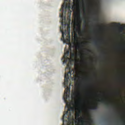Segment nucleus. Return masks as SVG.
<instances>
[{
    "mask_svg": "<svg viewBox=\"0 0 125 125\" xmlns=\"http://www.w3.org/2000/svg\"><path fill=\"white\" fill-rule=\"evenodd\" d=\"M60 31L62 33L61 41H63L64 43H66V42H70V39H71V27L70 26L68 25L67 30H66V26H64V27H61L60 28ZM67 36L68 37V39H65L64 38V35L67 36Z\"/></svg>",
    "mask_w": 125,
    "mask_h": 125,
    "instance_id": "obj_1",
    "label": "nucleus"
},
{
    "mask_svg": "<svg viewBox=\"0 0 125 125\" xmlns=\"http://www.w3.org/2000/svg\"><path fill=\"white\" fill-rule=\"evenodd\" d=\"M66 70H68L69 72L67 73H65L64 74V84L65 87H66V86H67L69 83V74H70V76H71V75H72V72L74 71L73 69L71 70V65L69 63L66 65L65 71Z\"/></svg>",
    "mask_w": 125,
    "mask_h": 125,
    "instance_id": "obj_2",
    "label": "nucleus"
},
{
    "mask_svg": "<svg viewBox=\"0 0 125 125\" xmlns=\"http://www.w3.org/2000/svg\"><path fill=\"white\" fill-rule=\"evenodd\" d=\"M70 8H71V6L70 5H66L65 3H64L62 5V7L60 9V11H62V13H66L67 12L66 9H68V14L71 15V13L72 12V11L70 10Z\"/></svg>",
    "mask_w": 125,
    "mask_h": 125,
    "instance_id": "obj_3",
    "label": "nucleus"
},
{
    "mask_svg": "<svg viewBox=\"0 0 125 125\" xmlns=\"http://www.w3.org/2000/svg\"><path fill=\"white\" fill-rule=\"evenodd\" d=\"M68 92H70V88L69 87H66V89L64 90V93L63 95V98L64 100V102L67 103V99L70 98V95H68ZM70 94V93H69Z\"/></svg>",
    "mask_w": 125,
    "mask_h": 125,
    "instance_id": "obj_4",
    "label": "nucleus"
},
{
    "mask_svg": "<svg viewBox=\"0 0 125 125\" xmlns=\"http://www.w3.org/2000/svg\"><path fill=\"white\" fill-rule=\"evenodd\" d=\"M60 17L62 18V26L61 27H66V17H63V14H60Z\"/></svg>",
    "mask_w": 125,
    "mask_h": 125,
    "instance_id": "obj_5",
    "label": "nucleus"
},
{
    "mask_svg": "<svg viewBox=\"0 0 125 125\" xmlns=\"http://www.w3.org/2000/svg\"><path fill=\"white\" fill-rule=\"evenodd\" d=\"M62 61L64 60L63 62V64H67V62H68V61H69V62L70 64L72 63V61L71 60V59L69 58L68 57H65L63 60H62Z\"/></svg>",
    "mask_w": 125,
    "mask_h": 125,
    "instance_id": "obj_6",
    "label": "nucleus"
},
{
    "mask_svg": "<svg viewBox=\"0 0 125 125\" xmlns=\"http://www.w3.org/2000/svg\"><path fill=\"white\" fill-rule=\"evenodd\" d=\"M81 78H80V76H75L74 77V81L76 82V85H78L79 84V83L81 82Z\"/></svg>",
    "mask_w": 125,
    "mask_h": 125,
    "instance_id": "obj_7",
    "label": "nucleus"
},
{
    "mask_svg": "<svg viewBox=\"0 0 125 125\" xmlns=\"http://www.w3.org/2000/svg\"><path fill=\"white\" fill-rule=\"evenodd\" d=\"M68 113H69V111L67 110L66 111H65L64 113L63 114V115L62 118L63 125H64V123L65 122L64 119H65V118H67V116H68Z\"/></svg>",
    "mask_w": 125,
    "mask_h": 125,
    "instance_id": "obj_8",
    "label": "nucleus"
},
{
    "mask_svg": "<svg viewBox=\"0 0 125 125\" xmlns=\"http://www.w3.org/2000/svg\"><path fill=\"white\" fill-rule=\"evenodd\" d=\"M66 107L67 108V110L70 112H74V111H75V107H74V106H70L69 107V105L66 104Z\"/></svg>",
    "mask_w": 125,
    "mask_h": 125,
    "instance_id": "obj_9",
    "label": "nucleus"
},
{
    "mask_svg": "<svg viewBox=\"0 0 125 125\" xmlns=\"http://www.w3.org/2000/svg\"><path fill=\"white\" fill-rule=\"evenodd\" d=\"M69 53L70 52L68 50L66 51V50H64V55L63 57L62 58V60H64L65 59V57H68L69 56Z\"/></svg>",
    "mask_w": 125,
    "mask_h": 125,
    "instance_id": "obj_10",
    "label": "nucleus"
},
{
    "mask_svg": "<svg viewBox=\"0 0 125 125\" xmlns=\"http://www.w3.org/2000/svg\"><path fill=\"white\" fill-rule=\"evenodd\" d=\"M80 95H81L80 93L75 92L72 95L71 97L72 98H77V97H78V96H80Z\"/></svg>",
    "mask_w": 125,
    "mask_h": 125,
    "instance_id": "obj_11",
    "label": "nucleus"
},
{
    "mask_svg": "<svg viewBox=\"0 0 125 125\" xmlns=\"http://www.w3.org/2000/svg\"><path fill=\"white\" fill-rule=\"evenodd\" d=\"M100 102H101V103H104V104H105V105H106L107 107H109V106H110V104L107 102V101L105 100H102L100 101Z\"/></svg>",
    "mask_w": 125,
    "mask_h": 125,
    "instance_id": "obj_12",
    "label": "nucleus"
},
{
    "mask_svg": "<svg viewBox=\"0 0 125 125\" xmlns=\"http://www.w3.org/2000/svg\"><path fill=\"white\" fill-rule=\"evenodd\" d=\"M76 57V54L72 53V52H71V54H70V58H69L70 59H71V61H72V59L74 58V57Z\"/></svg>",
    "mask_w": 125,
    "mask_h": 125,
    "instance_id": "obj_13",
    "label": "nucleus"
},
{
    "mask_svg": "<svg viewBox=\"0 0 125 125\" xmlns=\"http://www.w3.org/2000/svg\"><path fill=\"white\" fill-rule=\"evenodd\" d=\"M79 122H80V123H81V124L83 125H87V122L85 121L81 120L79 121Z\"/></svg>",
    "mask_w": 125,
    "mask_h": 125,
    "instance_id": "obj_14",
    "label": "nucleus"
},
{
    "mask_svg": "<svg viewBox=\"0 0 125 125\" xmlns=\"http://www.w3.org/2000/svg\"><path fill=\"white\" fill-rule=\"evenodd\" d=\"M92 110H97L98 109V105H95L94 107H91Z\"/></svg>",
    "mask_w": 125,
    "mask_h": 125,
    "instance_id": "obj_15",
    "label": "nucleus"
},
{
    "mask_svg": "<svg viewBox=\"0 0 125 125\" xmlns=\"http://www.w3.org/2000/svg\"><path fill=\"white\" fill-rule=\"evenodd\" d=\"M95 44H96V45H97V46H98V47H99V41H96L95 42Z\"/></svg>",
    "mask_w": 125,
    "mask_h": 125,
    "instance_id": "obj_16",
    "label": "nucleus"
},
{
    "mask_svg": "<svg viewBox=\"0 0 125 125\" xmlns=\"http://www.w3.org/2000/svg\"><path fill=\"white\" fill-rule=\"evenodd\" d=\"M74 106H77L79 105V102H75L73 104Z\"/></svg>",
    "mask_w": 125,
    "mask_h": 125,
    "instance_id": "obj_17",
    "label": "nucleus"
},
{
    "mask_svg": "<svg viewBox=\"0 0 125 125\" xmlns=\"http://www.w3.org/2000/svg\"><path fill=\"white\" fill-rule=\"evenodd\" d=\"M120 123H121L122 125H125V120H122L120 121Z\"/></svg>",
    "mask_w": 125,
    "mask_h": 125,
    "instance_id": "obj_18",
    "label": "nucleus"
},
{
    "mask_svg": "<svg viewBox=\"0 0 125 125\" xmlns=\"http://www.w3.org/2000/svg\"><path fill=\"white\" fill-rule=\"evenodd\" d=\"M123 30H124V27L121 26L119 27V31H120V32H123Z\"/></svg>",
    "mask_w": 125,
    "mask_h": 125,
    "instance_id": "obj_19",
    "label": "nucleus"
},
{
    "mask_svg": "<svg viewBox=\"0 0 125 125\" xmlns=\"http://www.w3.org/2000/svg\"><path fill=\"white\" fill-rule=\"evenodd\" d=\"M76 118H79L80 117V113H77L76 114Z\"/></svg>",
    "mask_w": 125,
    "mask_h": 125,
    "instance_id": "obj_20",
    "label": "nucleus"
},
{
    "mask_svg": "<svg viewBox=\"0 0 125 125\" xmlns=\"http://www.w3.org/2000/svg\"><path fill=\"white\" fill-rule=\"evenodd\" d=\"M91 123H92V120L90 119L89 123H88V125H90V124H91Z\"/></svg>",
    "mask_w": 125,
    "mask_h": 125,
    "instance_id": "obj_21",
    "label": "nucleus"
},
{
    "mask_svg": "<svg viewBox=\"0 0 125 125\" xmlns=\"http://www.w3.org/2000/svg\"><path fill=\"white\" fill-rule=\"evenodd\" d=\"M75 48H77V47H78L79 48H80V47H81V45H76L75 46Z\"/></svg>",
    "mask_w": 125,
    "mask_h": 125,
    "instance_id": "obj_22",
    "label": "nucleus"
},
{
    "mask_svg": "<svg viewBox=\"0 0 125 125\" xmlns=\"http://www.w3.org/2000/svg\"><path fill=\"white\" fill-rule=\"evenodd\" d=\"M69 50L72 51V45H70L69 46Z\"/></svg>",
    "mask_w": 125,
    "mask_h": 125,
    "instance_id": "obj_23",
    "label": "nucleus"
},
{
    "mask_svg": "<svg viewBox=\"0 0 125 125\" xmlns=\"http://www.w3.org/2000/svg\"><path fill=\"white\" fill-rule=\"evenodd\" d=\"M115 25H116L117 27H119V26H121V24H120V23H115Z\"/></svg>",
    "mask_w": 125,
    "mask_h": 125,
    "instance_id": "obj_24",
    "label": "nucleus"
},
{
    "mask_svg": "<svg viewBox=\"0 0 125 125\" xmlns=\"http://www.w3.org/2000/svg\"><path fill=\"white\" fill-rule=\"evenodd\" d=\"M99 20V19H98V18H96V19H94V21H98Z\"/></svg>",
    "mask_w": 125,
    "mask_h": 125,
    "instance_id": "obj_25",
    "label": "nucleus"
},
{
    "mask_svg": "<svg viewBox=\"0 0 125 125\" xmlns=\"http://www.w3.org/2000/svg\"><path fill=\"white\" fill-rule=\"evenodd\" d=\"M117 94H118V95H120V91H118L117 92Z\"/></svg>",
    "mask_w": 125,
    "mask_h": 125,
    "instance_id": "obj_26",
    "label": "nucleus"
},
{
    "mask_svg": "<svg viewBox=\"0 0 125 125\" xmlns=\"http://www.w3.org/2000/svg\"><path fill=\"white\" fill-rule=\"evenodd\" d=\"M79 34H83V31H80Z\"/></svg>",
    "mask_w": 125,
    "mask_h": 125,
    "instance_id": "obj_27",
    "label": "nucleus"
},
{
    "mask_svg": "<svg viewBox=\"0 0 125 125\" xmlns=\"http://www.w3.org/2000/svg\"><path fill=\"white\" fill-rule=\"evenodd\" d=\"M124 85H125V79H124Z\"/></svg>",
    "mask_w": 125,
    "mask_h": 125,
    "instance_id": "obj_28",
    "label": "nucleus"
},
{
    "mask_svg": "<svg viewBox=\"0 0 125 125\" xmlns=\"http://www.w3.org/2000/svg\"><path fill=\"white\" fill-rule=\"evenodd\" d=\"M84 23L85 24H86V21H84Z\"/></svg>",
    "mask_w": 125,
    "mask_h": 125,
    "instance_id": "obj_29",
    "label": "nucleus"
},
{
    "mask_svg": "<svg viewBox=\"0 0 125 125\" xmlns=\"http://www.w3.org/2000/svg\"><path fill=\"white\" fill-rule=\"evenodd\" d=\"M88 51L89 52H91V51H90V50H88Z\"/></svg>",
    "mask_w": 125,
    "mask_h": 125,
    "instance_id": "obj_30",
    "label": "nucleus"
},
{
    "mask_svg": "<svg viewBox=\"0 0 125 125\" xmlns=\"http://www.w3.org/2000/svg\"><path fill=\"white\" fill-rule=\"evenodd\" d=\"M93 14H94V15H95L96 14V13H94Z\"/></svg>",
    "mask_w": 125,
    "mask_h": 125,
    "instance_id": "obj_31",
    "label": "nucleus"
},
{
    "mask_svg": "<svg viewBox=\"0 0 125 125\" xmlns=\"http://www.w3.org/2000/svg\"><path fill=\"white\" fill-rule=\"evenodd\" d=\"M124 48H125V46H124Z\"/></svg>",
    "mask_w": 125,
    "mask_h": 125,
    "instance_id": "obj_32",
    "label": "nucleus"
},
{
    "mask_svg": "<svg viewBox=\"0 0 125 125\" xmlns=\"http://www.w3.org/2000/svg\"><path fill=\"white\" fill-rule=\"evenodd\" d=\"M117 123H119V121H117Z\"/></svg>",
    "mask_w": 125,
    "mask_h": 125,
    "instance_id": "obj_33",
    "label": "nucleus"
},
{
    "mask_svg": "<svg viewBox=\"0 0 125 125\" xmlns=\"http://www.w3.org/2000/svg\"><path fill=\"white\" fill-rule=\"evenodd\" d=\"M72 8H74V7H72Z\"/></svg>",
    "mask_w": 125,
    "mask_h": 125,
    "instance_id": "obj_34",
    "label": "nucleus"
},
{
    "mask_svg": "<svg viewBox=\"0 0 125 125\" xmlns=\"http://www.w3.org/2000/svg\"><path fill=\"white\" fill-rule=\"evenodd\" d=\"M84 14H85V13H84Z\"/></svg>",
    "mask_w": 125,
    "mask_h": 125,
    "instance_id": "obj_35",
    "label": "nucleus"
},
{
    "mask_svg": "<svg viewBox=\"0 0 125 125\" xmlns=\"http://www.w3.org/2000/svg\"><path fill=\"white\" fill-rule=\"evenodd\" d=\"M104 54H105V53H104Z\"/></svg>",
    "mask_w": 125,
    "mask_h": 125,
    "instance_id": "obj_36",
    "label": "nucleus"
},
{
    "mask_svg": "<svg viewBox=\"0 0 125 125\" xmlns=\"http://www.w3.org/2000/svg\"><path fill=\"white\" fill-rule=\"evenodd\" d=\"M66 122L67 123V121H66Z\"/></svg>",
    "mask_w": 125,
    "mask_h": 125,
    "instance_id": "obj_37",
    "label": "nucleus"
},
{
    "mask_svg": "<svg viewBox=\"0 0 125 125\" xmlns=\"http://www.w3.org/2000/svg\"><path fill=\"white\" fill-rule=\"evenodd\" d=\"M75 63H77V62H75Z\"/></svg>",
    "mask_w": 125,
    "mask_h": 125,
    "instance_id": "obj_38",
    "label": "nucleus"
}]
</instances>
